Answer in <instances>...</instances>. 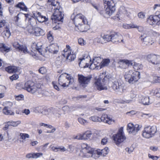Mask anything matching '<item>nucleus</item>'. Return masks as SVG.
Listing matches in <instances>:
<instances>
[{"label": "nucleus", "mask_w": 160, "mask_h": 160, "mask_svg": "<svg viewBox=\"0 0 160 160\" xmlns=\"http://www.w3.org/2000/svg\"><path fill=\"white\" fill-rule=\"evenodd\" d=\"M67 81H68L67 83L68 85L69 84H72L74 82V78L68 75H67Z\"/></svg>", "instance_id": "nucleus-40"}, {"label": "nucleus", "mask_w": 160, "mask_h": 160, "mask_svg": "<svg viewBox=\"0 0 160 160\" xmlns=\"http://www.w3.org/2000/svg\"><path fill=\"white\" fill-rule=\"evenodd\" d=\"M112 89L119 94H122L123 91V84L118 81L112 82Z\"/></svg>", "instance_id": "nucleus-14"}, {"label": "nucleus", "mask_w": 160, "mask_h": 160, "mask_svg": "<svg viewBox=\"0 0 160 160\" xmlns=\"http://www.w3.org/2000/svg\"><path fill=\"white\" fill-rule=\"evenodd\" d=\"M44 34V31L39 28H34V32L33 35L36 36H39Z\"/></svg>", "instance_id": "nucleus-24"}, {"label": "nucleus", "mask_w": 160, "mask_h": 160, "mask_svg": "<svg viewBox=\"0 0 160 160\" xmlns=\"http://www.w3.org/2000/svg\"><path fill=\"white\" fill-rule=\"evenodd\" d=\"M108 141V138H104L102 139L101 143L102 145L106 144Z\"/></svg>", "instance_id": "nucleus-62"}, {"label": "nucleus", "mask_w": 160, "mask_h": 160, "mask_svg": "<svg viewBox=\"0 0 160 160\" xmlns=\"http://www.w3.org/2000/svg\"><path fill=\"white\" fill-rule=\"evenodd\" d=\"M11 36V32L9 30V27L8 26H6V30L3 32V36L5 38H8Z\"/></svg>", "instance_id": "nucleus-29"}, {"label": "nucleus", "mask_w": 160, "mask_h": 160, "mask_svg": "<svg viewBox=\"0 0 160 160\" xmlns=\"http://www.w3.org/2000/svg\"><path fill=\"white\" fill-rule=\"evenodd\" d=\"M3 112L4 114L6 115H13L14 114L13 112L10 110L9 108L7 107H5L3 109Z\"/></svg>", "instance_id": "nucleus-32"}, {"label": "nucleus", "mask_w": 160, "mask_h": 160, "mask_svg": "<svg viewBox=\"0 0 160 160\" xmlns=\"http://www.w3.org/2000/svg\"><path fill=\"white\" fill-rule=\"evenodd\" d=\"M102 38L105 42L111 41L113 43H118L121 42H123V40L121 39L122 36L120 34L113 32L109 34H106L102 36Z\"/></svg>", "instance_id": "nucleus-5"}, {"label": "nucleus", "mask_w": 160, "mask_h": 160, "mask_svg": "<svg viewBox=\"0 0 160 160\" xmlns=\"http://www.w3.org/2000/svg\"><path fill=\"white\" fill-rule=\"evenodd\" d=\"M108 118L107 115L106 114H103L100 118V121H101L104 122H106L108 119Z\"/></svg>", "instance_id": "nucleus-41"}, {"label": "nucleus", "mask_w": 160, "mask_h": 160, "mask_svg": "<svg viewBox=\"0 0 160 160\" xmlns=\"http://www.w3.org/2000/svg\"><path fill=\"white\" fill-rule=\"evenodd\" d=\"M48 2L54 7V12L51 18L52 22L55 23H58V22H62L64 14L62 12V9L59 3L57 0H48Z\"/></svg>", "instance_id": "nucleus-1"}, {"label": "nucleus", "mask_w": 160, "mask_h": 160, "mask_svg": "<svg viewBox=\"0 0 160 160\" xmlns=\"http://www.w3.org/2000/svg\"><path fill=\"white\" fill-rule=\"evenodd\" d=\"M16 7L24 11H27V9L26 6L23 2H19L16 6Z\"/></svg>", "instance_id": "nucleus-34"}, {"label": "nucleus", "mask_w": 160, "mask_h": 160, "mask_svg": "<svg viewBox=\"0 0 160 160\" xmlns=\"http://www.w3.org/2000/svg\"><path fill=\"white\" fill-rule=\"evenodd\" d=\"M140 75L139 72L129 70L126 72L124 76L126 81L129 83L133 84L140 78Z\"/></svg>", "instance_id": "nucleus-4"}, {"label": "nucleus", "mask_w": 160, "mask_h": 160, "mask_svg": "<svg viewBox=\"0 0 160 160\" xmlns=\"http://www.w3.org/2000/svg\"><path fill=\"white\" fill-rule=\"evenodd\" d=\"M46 71V68L44 67H41L39 70V73L44 74Z\"/></svg>", "instance_id": "nucleus-57"}, {"label": "nucleus", "mask_w": 160, "mask_h": 160, "mask_svg": "<svg viewBox=\"0 0 160 160\" xmlns=\"http://www.w3.org/2000/svg\"><path fill=\"white\" fill-rule=\"evenodd\" d=\"M10 47L3 44H1V47H0V51L1 52H8L10 51Z\"/></svg>", "instance_id": "nucleus-28"}, {"label": "nucleus", "mask_w": 160, "mask_h": 160, "mask_svg": "<svg viewBox=\"0 0 160 160\" xmlns=\"http://www.w3.org/2000/svg\"><path fill=\"white\" fill-rule=\"evenodd\" d=\"M21 46V45H20L18 42H15L13 44V46L16 49H18V50Z\"/></svg>", "instance_id": "nucleus-59"}, {"label": "nucleus", "mask_w": 160, "mask_h": 160, "mask_svg": "<svg viewBox=\"0 0 160 160\" xmlns=\"http://www.w3.org/2000/svg\"><path fill=\"white\" fill-rule=\"evenodd\" d=\"M83 133L84 140L90 139L93 137L92 133L91 131H87Z\"/></svg>", "instance_id": "nucleus-27"}, {"label": "nucleus", "mask_w": 160, "mask_h": 160, "mask_svg": "<svg viewBox=\"0 0 160 160\" xmlns=\"http://www.w3.org/2000/svg\"><path fill=\"white\" fill-rule=\"evenodd\" d=\"M78 121L81 124L83 125H85L87 123V121L81 118H78Z\"/></svg>", "instance_id": "nucleus-53"}, {"label": "nucleus", "mask_w": 160, "mask_h": 160, "mask_svg": "<svg viewBox=\"0 0 160 160\" xmlns=\"http://www.w3.org/2000/svg\"><path fill=\"white\" fill-rule=\"evenodd\" d=\"M47 50L50 52L57 53L59 49V46L57 44H53L47 48Z\"/></svg>", "instance_id": "nucleus-20"}, {"label": "nucleus", "mask_w": 160, "mask_h": 160, "mask_svg": "<svg viewBox=\"0 0 160 160\" xmlns=\"http://www.w3.org/2000/svg\"><path fill=\"white\" fill-rule=\"evenodd\" d=\"M78 43L82 45L83 46L86 44V42L82 38H80L78 39Z\"/></svg>", "instance_id": "nucleus-50"}, {"label": "nucleus", "mask_w": 160, "mask_h": 160, "mask_svg": "<svg viewBox=\"0 0 160 160\" xmlns=\"http://www.w3.org/2000/svg\"><path fill=\"white\" fill-rule=\"evenodd\" d=\"M62 110L64 112V114L66 113H68L71 111L70 108L68 106H66L62 108Z\"/></svg>", "instance_id": "nucleus-46"}, {"label": "nucleus", "mask_w": 160, "mask_h": 160, "mask_svg": "<svg viewBox=\"0 0 160 160\" xmlns=\"http://www.w3.org/2000/svg\"><path fill=\"white\" fill-rule=\"evenodd\" d=\"M51 116L52 115H54L55 113L58 111H60V109L55 108H51Z\"/></svg>", "instance_id": "nucleus-47"}, {"label": "nucleus", "mask_w": 160, "mask_h": 160, "mask_svg": "<svg viewBox=\"0 0 160 160\" xmlns=\"http://www.w3.org/2000/svg\"><path fill=\"white\" fill-rule=\"evenodd\" d=\"M4 126L3 128V129L4 130H6L8 128V127L10 126V125L8 123V122H7L5 123Z\"/></svg>", "instance_id": "nucleus-63"}, {"label": "nucleus", "mask_w": 160, "mask_h": 160, "mask_svg": "<svg viewBox=\"0 0 160 160\" xmlns=\"http://www.w3.org/2000/svg\"><path fill=\"white\" fill-rule=\"evenodd\" d=\"M109 59H107L102 60L101 64L100 67V68L106 66H107L109 63Z\"/></svg>", "instance_id": "nucleus-38"}, {"label": "nucleus", "mask_w": 160, "mask_h": 160, "mask_svg": "<svg viewBox=\"0 0 160 160\" xmlns=\"http://www.w3.org/2000/svg\"><path fill=\"white\" fill-rule=\"evenodd\" d=\"M147 21L150 25L156 24L159 25L160 24V14L150 16L147 18Z\"/></svg>", "instance_id": "nucleus-15"}, {"label": "nucleus", "mask_w": 160, "mask_h": 160, "mask_svg": "<svg viewBox=\"0 0 160 160\" xmlns=\"http://www.w3.org/2000/svg\"><path fill=\"white\" fill-rule=\"evenodd\" d=\"M146 59L148 62L153 64H158L160 62L159 57L154 55H148Z\"/></svg>", "instance_id": "nucleus-17"}, {"label": "nucleus", "mask_w": 160, "mask_h": 160, "mask_svg": "<svg viewBox=\"0 0 160 160\" xmlns=\"http://www.w3.org/2000/svg\"><path fill=\"white\" fill-rule=\"evenodd\" d=\"M70 47L69 45H67L66 48L64 50V53L62 54L63 56L67 60H68L70 62L74 60L76 58V55L74 54L71 53V50H70Z\"/></svg>", "instance_id": "nucleus-13"}, {"label": "nucleus", "mask_w": 160, "mask_h": 160, "mask_svg": "<svg viewBox=\"0 0 160 160\" xmlns=\"http://www.w3.org/2000/svg\"><path fill=\"white\" fill-rule=\"evenodd\" d=\"M96 150H94L92 149L91 150H88L87 153H86V155L88 157H92L95 159H96L98 158V156L99 155L97 154V152H95Z\"/></svg>", "instance_id": "nucleus-23"}, {"label": "nucleus", "mask_w": 160, "mask_h": 160, "mask_svg": "<svg viewBox=\"0 0 160 160\" xmlns=\"http://www.w3.org/2000/svg\"><path fill=\"white\" fill-rule=\"evenodd\" d=\"M141 101L142 103L144 105H148L150 103L149 98L148 97H142Z\"/></svg>", "instance_id": "nucleus-37"}, {"label": "nucleus", "mask_w": 160, "mask_h": 160, "mask_svg": "<svg viewBox=\"0 0 160 160\" xmlns=\"http://www.w3.org/2000/svg\"><path fill=\"white\" fill-rule=\"evenodd\" d=\"M34 15H36L35 17H36V18L38 21L40 22H42L45 20V17L41 15L40 12H37L34 13Z\"/></svg>", "instance_id": "nucleus-26"}, {"label": "nucleus", "mask_w": 160, "mask_h": 160, "mask_svg": "<svg viewBox=\"0 0 160 160\" xmlns=\"http://www.w3.org/2000/svg\"><path fill=\"white\" fill-rule=\"evenodd\" d=\"M91 78L92 77L89 76L85 77L82 75H78L79 83L80 85L83 88L86 87L90 83Z\"/></svg>", "instance_id": "nucleus-12"}, {"label": "nucleus", "mask_w": 160, "mask_h": 160, "mask_svg": "<svg viewBox=\"0 0 160 160\" xmlns=\"http://www.w3.org/2000/svg\"><path fill=\"white\" fill-rule=\"evenodd\" d=\"M52 84L53 87L55 89L58 91H59L60 90V89L58 86L57 85V83L56 82H52Z\"/></svg>", "instance_id": "nucleus-58"}, {"label": "nucleus", "mask_w": 160, "mask_h": 160, "mask_svg": "<svg viewBox=\"0 0 160 160\" xmlns=\"http://www.w3.org/2000/svg\"><path fill=\"white\" fill-rule=\"evenodd\" d=\"M139 39L143 44L146 45H152L154 43V41L151 36V33L149 32H146L142 34L139 37Z\"/></svg>", "instance_id": "nucleus-10"}, {"label": "nucleus", "mask_w": 160, "mask_h": 160, "mask_svg": "<svg viewBox=\"0 0 160 160\" xmlns=\"http://www.w3.org/2000/svg\"><path fill=\"white\" fill-rule=\"evenodd\" d=\"M29 22L30 24L32 27H34L36 26L37 24V21L36 19L33 17L29 18Z\"/></svg>", "instance_id": "nucleus-33"}, {"label": "nucleus", "mask_w": 160, "mask_h": 160, "mask_svg": "<svg viewBox=\"0 0 160 160\" xmlns=\"http://www.w3.org/2000/svg\"><path fill=\"white\" fill-rule=\"evenodd\" d=\"M90 119L93 122L100 121V118L96 116H92L90 118Z\"/></svg>", "instance_id": "nucleus-45"}, {"label": "nucleus", "mask_w": 160, "mask_h": 160, "mask_svg": "<svg viewBox=\"0 0 160 160\" xmlns=\"http://www.w3.org/2000/svg\"><path fill=\"white\" fill-rule=\"evenodd\" d=\"M47 38L51 41H52L53 40L52 33L51 31H49L47 34Z\"/></svg>", "instance_id": "nucleus-51"}, {"label": "nucleus", "mask_w": 160, "mask_h": 160, "mask_svg": "<svg viewBox=\"0 0 160 160\" xmlns=\"http://www.w3.org/2000/svg\"><path fill=\"white\" fill-rule=\"evenodd\" d=\"M106 78V77L105 76L103 78V77H102L100 75L99 78L95 80L94 82L95 87L98 90L101 91L107 89L106 85V83L107 82Z\"/></svg>", "instance_id": "nucleus-8"}, {"label": "nucleus", "mask_w": 160, "mask_h": 160, "mask_svg": "<svg viewBox=\"0 0 160 160\" xmlns=\"http://www.w3.org/2000/svg\"><path fill=\"white\" fill-rule=\"evenodd\" d=\"M121 65L125 63L127 65H131L133 66V68L135 70H138L140 69L139 66V64L131 61H129L128 60L123 59L122 61Z\"/></svg>", "instance_id": "nucleus-19"}, {"label": "nucleus", "mask_w": 160, "mask_h": 160, "mask_svg": "<svg viewBox=\"0 0 160 160\" xmlns=\"http://www.w3.org/2000/svg\"><path fill=\"white\" fill-rule=\"evenodd\" d=\"M82 148H83L84 151L87 153L88 150H91L92 149L90 147L88 146L87 144L83 143L82 145Z\"/></svg>", "instance_id": "nucleus-39"}, {"label": "nucleus", "mask_w": 160, "mask_h": 160, "mask_svg": "<svg viewBox=\"0 0 160 160\" xmlns=\"http://www.w3.org/2000/svg\"><path fill=\"white\" fill-rule=\"evenodd\" d=\"M6 26H8V24L4 20L0 21V28L3 27H4L5 28H6Z\"/></svg>", "instance_id": "nucleus-48"}, {"label": "nucleus", "mask_w": 160, "mask_h": 160, "mask_svg": "<svg viewBox=\"0 0 160 160\" xmlns=\"http://www.w3.org/2000/svg\"><path fill=\"white\" fill-rule=\"evenodd\" d=\"M8 122V123L10 125V126H12L13 127H17L21 123V121H14L11 120Z\"/></svg>", "instance_id": "nucleus-36"}, {"label": "nucleus", "mask_w": 160, "mask_h": 160, "mask_svg": "<svg viewBox=\"0 0 160 160\" xmlns=\"http://www.w3.org/2000/svg\"><path fill=\"white\" fill-rule=\"evenodd\" d=\"M20 136L22 139H25L26 138H28L29 136L28 134L21 133L20 134Z\"/></svg>", "instance_id": "nucleus-44"}, {"label": "nucleus", "mask_w": 160, "mask_h": 160, "mask_svg": "<svg viewBox=\"0 0 160 160\" xmlns=\"http://www.w3.org/2000/svg\"><path fill=\"white\" fill-rule=\"evenodd\" d=\"M75 139L78 140H84L83 133V134H78L75 136L74 138Z\"/></svg>", "instance_id": "nucleus-49"}, {"label": "nucleus", "mask_w": 160, "mask_h": 160, "mask_svg": "<svg viewBox=\"0 0 160 160\" xmlns=\"http://www.w3.org/2000/svg\"><path fill=\"white\" fill-rule=\"evenodd\" d=\"M154 81L156 83H160V77H156L154 78Z\"/></svg>", "instance_id": "nucleus-64"}, {"label": "nucleus", "mask_w": 160, "mask_h": 160, "mask_svg": "<svg viewBox=\"0 0 160 160\" xmlns=\"http://www.w3.org/2000/svg\"><path fill=\"white\" fill-rule=\"evenodd\" d=\"M27 31L30 34L33 35L34 32V28L33 27H31L28 29Z\"/></svg>", "instance_id": "nucleus-52"}, {"label": "nucleus", "mask_w": 160, "mask_h": 160, "mask_svg": "<svg viewBox=\"0 0 160 160\" xmlns=\"http://www.w3.org/2000/svg\"><path fill=\"white\" fill-rule=\"evenodd\" d=\"M148 157L149 158H151L153 160H157L158 159V157L157 156L152 155L150 154H148Z\"/></svg>", "instance_id": "nucleus-61"}, {"label": "nucleus", "mask_w": 160, "mask_h": 160, "mask_svg": "<svg viewBox=\"0 0 160 160\" xmlns=\"http://www.w3.org/2000/svg\"><path fill=\"white\" fill-rule=\"evenodd\" d=\"M51 108L45 109L41 113L44 115H47L49 118H51Z\"/></svg>", "instance_id": "nucleus-35"}, {"label": "nucleus", "mask_w": 160, "mask_h": 160, "mask_svg": "<svg viewBox=\"0 0 160 160\" xmlns=\"http://www.w3.org/2000/svg\"><path fill=\"white\" fill-rule=\"evenodd\" d=\"M71 18L76 27L81 32H83L88 26V22L86 18L82 13H78L75 16L72 15Z\"/></svg>", "instance_id": "nucleus-2"}, {"label": "nucleus", "mask_w": 160, "mask_h": 160, "mask_svg": "<svg viewBox=\"0 0 160 160\" xmlns=\"http://www.w3.org/2000/svg\"><path fill=\"white\" fill-rule=\"evenodd\" d=\"M67 75H66V74H62L58 78L59 84L63 87H68V84H67Z\"/></svg>", "instance_id": "nucleus-18"}, {"label": "nucleus", "mask_w": 160, "mask_h": 160, "mask_svg": "<svg viewBox=\"0 0 160 160\" xmlns=\"http://www.w3.org/2000/svg\"><path fill=\"white\" fill-rule=\"evenodd\" d=\"M105 7H107L105 9V13L109 15H112L115 10V3L112 0H103Z\"/></svg>", "instance_id": "nucleus-9"}, {"label": "nucleus", "mask_w": 160, "mask_h": 160, "mask_svg": "<svg viewBox=\"0 0 160 160\" xmlns=\"http://www.w3.org/2000/svg\"><path fill=\"white\" fill-rule=\"evenodd\" d=\"M136 94L135 92L132 91L130 92L128 95V97L131 99L123 100L122 101V103L123 104L131 103L132 101V100L134 98L136 97Z\"/></svg>", "instance_id": "nucleus-21"}, {"label": "nucleus", "mask_w": 160, "mask_h": 160, "mask_svg": "<svg viewBox=\"0 0 160 160\" xmlns=\"http://www.w3.org/2000/svg\"><path fill=\"white\" fill-rule=\"evenodd\" d=\"M43 153L41 152L35 153L33 152V158L37 159L43 156Z\"/></svg>", "instance_id": "nucleus-42"}, {"label": "nucleus", "mask_w": 160, "mask_h": 160, "mask_svg": "<svg viewBox=\"0 0 160 160\" xmlns=\"http://www.w3.org/2000/svg\"><path fill=\"white\" fill-rule=\"evenodd\" d=\"M109 151L108 148L106 147L102 149H98L95 152H97V154L99 156H105L108 154Z\"/></svg>", "instance_id": "nucleus-22"}, {"label": "nucleus", "mask_w": 160, "mask_h": 160, "mask_svg": "<svg viewBox=\"0 0 160 160\" xmlns=\"http://www.w3.org/2000/svg\"><path fill=\"white\" fill-rule=\"evenodd\" d=\"M114 122V120L110 118H108V119L107 120V122L105 123H107L108 124L110 125L112 124Z\"/></svg>", "instance_id": "nucleus-60"}, {"label": "nucleus", "mask_w": 160, "mask_h": 160, "mask_svg": "<svg viewBox=\"0 0 160 160\" xmlns=\"http://www.w3.org/2000/svg\"><path fill=\"white\" fill-rule=\"evenodd\" d=\"M5 70L9 73H12L17 72L18 68L15 66H9L6 68Z\"/></svg>", "instance_id": "nucleus-30"}, {"label": "nucleus", "mask_w": 160, "mask_h": 160, "mask_svg": "<svg viewBox=\"0 0 160 160\" xmlns=\"http://www.w3.org/2000/svg\"><path fill=\"white\" fill-rule=\"evenodd\" d=\"M122 27L123 28L125 29H130L132 28H136L138 29L139 31H140V30H139L140 27L134 24H128L125 23L122 24Z\"/></svg>", "instance_id": "nucleus-25"}, {"label": "nucleus", "mask_w": 160, "mask_h": 160, "mask_svg": "<svg viewBox=\"0 0 160 160\" xmlns=\"http://www.w3.org/2000/svg\"><path fill=\"white\" fill-rule=\"evenodd\" d=\"M18 50L19 52H22L24 54H30V52L28 50L27 46L25 45H21Z\"/></svg>", "instance_id": "nucleus-31"}, {"label": "nucleus", "mask_w": 160, "mask_h": 160, "mask_svg": "<svg viewBox=\"0 0 160 160\" xmlns=\"http://www.w3.org/2000/svg\"><path fill=\"white\" fill-rule=\"evenodd\" d=\"M141 128V126L138 124L134 125L132 123H129L127 125V129L129 133L134 135L136 134Z\"/></svg>", "instance_id": "nucleus-16"}, {"label": "nucleus", "mask_w": 160, "mask_h": 160, "mask_svg": "<svg viewBox=\"0 0 160 160\" xmlns=\"http://www.w3.org/2000/svg\"><path fill=\"white\" fill-rule=\"evenodd\" d=\"M24 88L28 92L31 93H34L37 91L38 87L37 85L34 82L28 81L25 83Z\"/></svg>", "instance_id": "nucleus-11"}, {"label": "nucleus", "mask_w": 160, "mask_h": 160, "mask_svg": "<svg viewBox=\"0 0 160 160\" xmlns=\"http://www.w3.org/2000/svg\"><path fill=\"white\" fill-rule=\"evenodd\" d=\"M157 132V128L156 126H147L144 128L142 136L146 138H148L154 136Z\"/></svg>", "instance_id": "nucleus-7"}, {"label": "nucleus", "mask_w": 160, "mask_h": 160, "mask_svg": "<svg viewBox=\"0 0 160 160\" xmlns=\"http://www.w3.org/2000/svg\"><path fill=\"white\" fill-rule=\"evenodd\" d=\"M9 78L10 80H12V81H13L19 78V76L17 74H13Z\"/></svg>", "instance_id": "nucleus-55"}, {"label": "nucleus", "mask_w": 160, "mask_h": 160, "mask_svg": "<svg viewBox=\"0 0 160 160\" xmlns=\"http://www.w3.org/2000/svg\"><path fill=\"white\" fill-rule=\"evenodd\" d=\"M122 13H123L124 15L127 14V11L124 7H121L120 8L119 12V17H121L122 16L121 14Z\"/></svg>", "instance_id": "nucleus-43"}, {"label": "nucleus", "mask_w": 160, "mask_h": 160, "mask_svg": "<svg viewBox=\"0 0 160 160\" xmlns=\"http://www.w3.org/2000/svg\"><path fill=\"white\" fill-rule=\"evenodd\" d=\"M138 16L139 18L142 19L145 18V14L144 13L141 12L138 13Z\"/></svg>", "instance_id": "nucleus-56"}, {"label": "nucleus", "mask_w": 160, "mask_h": 160, "mask_svg": "<svg viewBox=\"0 0 160 160\" xmlns=\"http://www.w3.org/2000/svg\"><path fill=\"white\" fill-rule=\"evenodd\" d=\"M154 94L156 97H160V89L155 90L154 92Z\"/></svg>", "instance_id": "nucleus-54"}, {"label": "nucleus", "mask_w": 160, "mask_h": 160, "mask_svg": "<svg viewBox=\"0 0 160 160\" xmlns=\"http://www.w3.org/2000/svg\"><path fill=\"white\" fill-rule=\"evenodd\" d=\"M80 62L79 63V65L81 68L83 67L81 65V62H82L85 63V59L84 58H80L79 59ZM102 59L100 57H95L93 59V61L92 63H90L89 65L87 63H86V65L83 67V68H87L89 66V68L91 69H94L95 68L99 67L100 68V66L101 64Z\"/></svg>", "instance_id": "nucleus-3"}, {"label": "nucleus", "mask_w": 160, "mask_h": 160, "mask_svg": "<svg viewBox=\"0 0 160 160\" xmlns=\"http://www.w3.org/2000/svg\"><path fill=\"white\" fill-rule=\"evenodd\" d=\"M112 138L114 143L117 145H119L123 142L126 140V138L123 131V128H120L117 133L113 135Z\"/></svg>", "instance_id": "nucleus-6"}]
</instances>
